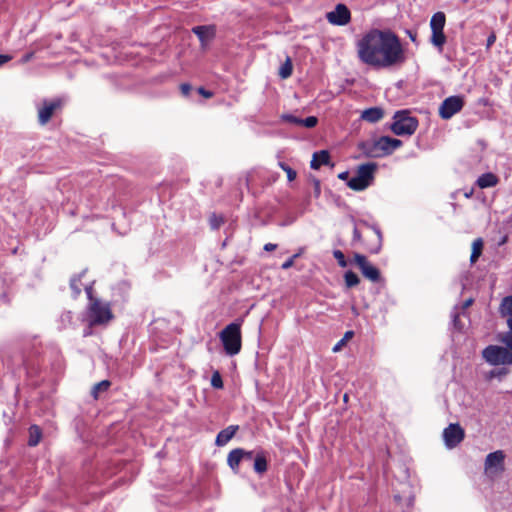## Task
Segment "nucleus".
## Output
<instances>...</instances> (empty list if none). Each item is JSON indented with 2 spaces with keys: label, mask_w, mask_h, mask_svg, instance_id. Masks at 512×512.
Masks as SVG:
<instances>
[{
  "label": "nucleus",
  "mask_w": 512,
  "mask_h": 512,
  "mask_svg": "<svg viewBox=\"0 0 512 512\" xmlns=\"http://www.w3.org/2000/svg\"><path fill=\"white\" fill-rule=\"evenodd\" d=\"M193 33L197 35L202 45L213 38L214 28L212 26H195L192 29Z\"/></svg>",
  "instance_id": "nucleus-17"
},
{
  "label": "nucleus",
  "mask_w": 512,
  "mask_h": 512,
  "mask_svg": "<svg viewBox=\"0 0 512 512\" xmlns=\"http://www.w3.org/2000/svg\"><path fill=\"white\" fill-rule=\"evenodd\" d=\"M11 56L9 55H0V66H2L3 64L7 63L8 61L11 60Z\"/></svg>",
  "instance_id": "nucleus-46"
},
{
  "label": "nucleus",
  "mask_w": 512,
  "mask_h": 512,
  "mask_svg": "<svg viewBox=\"0 0 512 512\" xmlns=\"http://www.w3.org/2000/svg\"><path fill=\"white\" fill-rule=\"evenodd\" d=\"M496 41V35L495 33H491L488 38H487V41H486V48L487 49H490L491 46L495 43Z\"/></svg>",
  "instance_id": "nucleus-42"
},
{
  "label": "nucleus",
  "mask_w": 512,
  "mask_h": 512,
  "mask_svg": "<svg viewBox=\"0 0 512 512\" xmlns=\"http://www.w3.org/2000/svg\"><path fill=\"white\" fill-rule=\"evenodd\" d=\"M500 312L503 316L512 317V296H507L502 300Z\"/></svg>",
  "instance_id": "nucleus-26"
},
{
  "label": "nucleus",
  "mask_w": 512,
  "mask_h": 512,
  "mask_svg": "<svg viewBox=\"0 0 512 512\" xmlns=\"http://www.w3.org/2000/svg\"><path fill=\"white\" fill-rule=\"evenodd\" d=\"M406 32H407V34H408L409 38L411 39V41H412V42H415V41H416V33H413V32H412V31H410V30H407Z\"/></svg>",
  "instance_id": "nucleus-51"
},
{
  "label": "nucleus",
  "mask_w": 512,
  "mask_h": 512,
  "mask_svg": "<svg viewBox=\"0 0 512 512\" xmlns=\"http://www.w3.org/2000/svg\"><path fill=\"white\" fill-rule=\"evenodd\" d=\"M279 166L281 167V169L283 171L286 172L287 174V178H288V181H293L296 179V176H297V173L295 170H293L290 166H288L287 164L283 163V162H279Z\"/></svg>",
  "instance_id": "nucleus-32"
},
{
  "label": "nucleus",
  "mask_w": 512,
  "mask_h": 512,
  "mask_svg": "<svg viewBox=\"0 0 512 512\" xmlns=\"http://www.w3.org/2000/svg\"><path fill=\"white\" fill-rule=\"evenodd\" d=\"M326 17L329 23L343 26L350 22L351 14L344 4H338L333 11L327 13Z\"/></svg>",
  "instance_id": "nucleus-11"
},
{
  "label": "nucleus",
  "mask_w": 512,
  "mask_h": 512,
  "mask_svg": "<svg viewBox=\"0 0 512 512\" xmlns=\"http://www.w3.org/2000/svg\"><path fill=\"white\" fill-rule=\"evenodd\" d=\"M318 119L315 116H309L305 119H302V125L306 128H313L317 125Z\"/></svg>",
  "instance_id": "nucleus-37"
},
{
  "label": "nucleus",
  "mask_w": 512,
  "mask_h": 512,
  "mask_svg": "<svg viewBox=\"0 0 512 512\" xmlns=\"http://www.w3.org/2000/svg\"><path fill=\"white\" fill-rule=\"evenodd\" d=\"M418 127V120L410 115L407 110L397 111L393 117L391 130L398 136H410Z\"/></svg>",
  "instance_id": "nucleus-4"
},
{
  "label": "nucleus",
  "mask_w": 512,
  "mask_h": 512,
  "mask_svg": "<svg viewBox=\"0 0 512 512\" xmlns=\"http://www.w3.org/2000/svg\"><path fill=\"white\" fill-rule=\"evenodd\" d=\"M378 147L383 157L392 154L396 149L402 146V141L389 136H381L377 138Z\"/></svg>",
  "instance_id": "nucleus-13"
},
{
  "label": "nucleus",
  "mask_w": 512,
  "mask_h": 512,
  "mask_svg": "<svg viewBox=\"0 0 512 512\" xmlns=\"http://www.w3.org/2000/svg\"><path fill=\"white\" fill-rule=\"evenodd\" d=\"M89 305L87 309V318L90 326L107 323L112 318V312L108 303H104L92 295V285L84 287Z\"/></svg>",
  "instance_id": "nucleus-2"
},
{
  "label": "nucleus",
  "mask_w": 512,
  "mask_h": 512,
  "mask_svg": "<svg viewBox=\"0 0 512 512\" xmlns=\"http://www.w3.org/2000/svg\"><path fill=\"white\" fill-rule=\"evenodd\" d=\"M472 303H473V299H472V298L467 299V300L463 303L462 309H466V308H468Z\"/></svg>",
  "instance_id": "nucleus-50"
},
{
  "label": "nucleus",
  "mask_w": 512,
  "mask_h": 512,
  "mask_svg": "<svg viewBox=\"0 0 512 512\" xmlns=\"http://www.w3.org/2000/svg\"><path fill=\"white\" fill-rule=\"evenodd\" d=\"M299 253L297 254H294L292 257H290L289 259H287L282 265H281V268L283 270H287L289 268H291L293 265H294V261L297 257H299Z\"/></svg>",
  "instance_id": "nucleus-38"
},
{
  "label": "nucleus",
  "mask_w": 512,
  "mask_h": 512,
  "mask_svg": "<svg viewBox=\"0 0 512 512\" xmlns=\"http://www.w3.org/2000/svg\"><path fill=\"white\" fill-rule=\"evenodd\" d=\"M464 106V98L460 95L447 97L439 106V116L448 120L460 112Z\"/></svg>",
  "instance_id": "nucleus-8"
},
{
  "label": "nucleus",
  "mask_w": 512,
  "mask_h": 512,
  "mask_svg": "<svg viewBox=\"0 0 512 512\" xmlns=\"http://www.w3.org/2000/svg\"><path fill=\"white\" fill-rule=\"evenodd\" d=\"M276 248H277V245L274 244V243H267V244L264 245V250L268 251V252L273 251Z\"/></svg>",
  "instance_id": "nucleus-47"
},
{
  "label": "nucleus",
  "mask_w": 512,
  "mask_h": 512,
  "mask_svg": "<svg viewBox=\"0 0 512 512\" xmlns=\"http://www.w3.org/2000/svg\"><path fill=\"white\" fill-rule=\"evenodd\" d=\"M281 119L285 122H288V123H291V124H294V125H297V126H301L302 125V118H299V117H296L292 114H283L281 116Z\"/></svg>",
  "instance_id": "nucleus-34"
},
{
  "label": "nucleus",
  "mask_w": 512,
  "mask_h": 512,
  "mask_svg": "<svg viewBox=\"0 0 512 512\" xmlns=\"http://www.w3.org/2000/svg\"><path fill=\"white\" fill-rule=\"evenodd\" d=\"M333 256L337 260V262H338L340 267H346L347 266V261H346L345 256H344L342 251L334 250L333 251Z\"/></svg>",
  "instance_id": "nucleus-36"
},
{
  "label": "nucleus",
  "mask_w": 512,
  "mask_h": 512,
  "mask_svg": "<svg viewBox=\"0 0 512 512\" xmlns=\"http://www.w3.org/2000/svg\"><path fill=\"white\" fill-rule=\"evenodd\" d=\"M89 334H90V332H89V331H86V332L84 333V336H88Z\"/></svg>",
  "instance_id": "nucleus-55"
},
{
  "label": "nucleus",
  "mask_w": 512,
  "mask_h": 512,
  "mask_svg": "<svg viewBox=\"0 0 512 512\" xmlns=\"http://www.w3.org/2000/svg\"><path fill=\"white\" fill-rule=\"evenodd\" d=\"M211 386L215 389L223 388V380L219 371H214L211 377Z\"/></svg>",
  "instance_id": "nucleus-31"
},
{
  "label": "nucleus",
  "mask_w": 512,
  "mask_h": 512,
  "mask_svg": "<svg viewBox=\"0 0 512 512\" xmlns=\"http://www.w3.org/2000/svg\"><path fill=\"white\" fill-rule=\"evenodd\" d=\"M354 263L368 280L372 282H378L380 280V271L372 265L364 255L356 253L354 255Z\"/></svg>",
  "instance_id": "nucleus-9"
},
{
  "label": "nucleus",
  "mask_w": 512,
  "mask_h": 512,
  "mask_svg": "<svg viewBox=\"0 0 512 512\" xmlns=\"http://www.w3.org/2000/svg\"><path fill=\"white\" fill-rule=\"evenodd\" d=\"M292 74V63L290 58H287L286 61L282 64L279 70V75L282 79H286L290 77Z\"/></svg>",
  "instance_id": "nucleus-28"
},
{
  "label": "nucleus",
  "mask_w": 512,
  "mask_h": 512,
  "mask_svg": "<svg viewBox=\"0 0 512 512\" xmlns=\"http://www.w3.org/2000/svg\"><path fill=\"white\" fill-rule=\"evenodd\" d=\"M345 284L348 288L354 287L359 284L360 279L353 271H347L344 274Z\"/></svg>",
  "instance_id": "nucleus-27"
},
{
  "label": "nucleus",
  "mask_w": 512,
  "mask_h": 512,
  "mask_svg": "<svg viewBox=\"0 0 512 512\" xmlns=\"http://www.w3.org/2000/svg\"><path fill=\"white\" fill-rule=\"evenodd\" d=\"M238 428L237 425H230L221 430L216 437L215 444L220 447L225 446L234 437Z\"/></svg>",
  "instance_id": "nucleus-15"
},
{
  "label": "nucleus",
  "mask_w": 512,
  "mask_h": 512,
  "mask_svg": "<svg viewBox=\"0 0 512 512\" xmlns=\"http://www.w3.org/2000/svg\"><path fill=\"white\" fill-rule=\"evenodd\" d=\"M446 447L454 448L464 439V430L459 424H450L443 431Z\"/></svg>",
  "instance_id": "nucleus-10"
},
{
  "label": "nucleus",
  "mask_w": 512,
  "mask_h": 512,
  "mask_svg": "<svg viewBox=\"0 0 512 512\" xmlns=\"http://www.w3.org/2000/svg\"><path fill=\"white\" fill-rule=\"evenodd\" d=\"M109 386H110V382L107 381V380H103V381L97 383L93 387V390H92V393H93L94 397H97V394H98L99 391L107 390Z\"/></svg>",
  "instance_id": "nucleus-35"
},
{
  "label": "nucleus",
  "mask_w": 512,
  "mask_h": 512,
  "mask_svg": "<svg viewBox=\"0 0 512 512\" xmlns=\"http://www.w3.org/2000/svg\"><path fill=\"white\" fill-rule=\"evenodd\" d=\"M359 150L361 153L368 158H381L383 157L378 147L377 139L364 141L359 144Z\"/></svg>",
  "instance_id": "nucleus-14"
},
{
  "label": "nucleus",
  "mask_w": 512,
  "mask_h": 512,
  "mask_svg": "<svg viewBox=\"0 0 512 512\" xmlns=\"http://www.w3.org/2000/svg\"><path fill=\"white\" fill-rule=\"evenodd\" d=\"M338 178L341 179V180H345L348 182L349 180V172L347 171H344V172H341L339 175H338Z\"/></svg>",
  "instance_id": "nucleus-49"
},
{
  "label": "nucleus",
  "mask_w": 512,
  "mask_h": 512,
  "mask_svg": "<svg viewBox=\"0 0 512 512\" xmlns=\"http://www.w3.org/2000/svg\"><path fill=\"white\" fill-rule=\"evenodd\" d=\"M242 455H243L242 448H236V449L230 451V453L228 454L227 463L233 471H238L239 464L243 460Z\"/></svg>",
  "instance_id": "nucleus-21"
},
{
  "label": "nucleus",
  "mask_w": 512,
  "mask_h": 512,
  "mask_svg": "<svg viewBox=\"0 0 512 512\" xmlns=\"http://www.w3.org/2000/svg\"><path fill=\"white\" fill-rule=\"evenodd\" d=\"M482 356L493 366L512 364V350L508 346L489 345L482 351Z\"/></svg>",
  "instance_id": "nucleus-6"
},
{
  "label": "nucleus",
  "mask_w": 512,
  "mask_h": 512,
  "mask_svg": "<svg viewBox=\"0 0 512 512\" xmlns=\"http://www.w3.org/2000/svg\"><path fill=\"white\" fill-rule=\"evenodd\" d=\"M41 429L37 425H32L29 428V439H28V445L31 447H34L38 445V443L41 440Z\"/></svg>",
  "instance_id": "nucleus-23"
},
{
  "label": "nucleus",
  "mask_w": 512,
  "mask_h": 512,
  "mask_svg": "<svg viewBox=\"0 0 512 512\" xmlns=\"http://www.w3.org/2000/svg\"><path fill=\"white\" fill-rule=\"evenodd\" d=\"M255 454H256V452H254V451H246L243 449V455H242L243 460L242 461H252V460L254 461Z\"/></svg>",
  "instance_id": "nucleus-40"
},
{
  "label": "nucleus",
  "mask_w": 512,
  "mask_h": 512,
  "mask_svg": "<svg viewBox=\"0 0 512 512\" xmlns=\"http://www.w3.org/2000/svg\"><path fill=\"white\" fill-rule=\"evenodd\" d=\"M180 90H181V93L184 95V96H188L190 91H191V85L188 84V83H183L181 84L180 86Z\"/></svg>",
  "instance_id": "nucleus-41"
},
{
  "label": "nucleus",
  "mask_w": 512,
  "mask_h": 512,
  "mask_svg": "<svg viewBox=\"0 0 512 512\" xmlns=\"http://www.w3.org/2000/svg\"><path fill=\"white\" fill-rule=\"evenodd\" d=\"M377 169V164L369 162L360 165L357 168L356 175L350 178L347 182L349 188L354 191H362L369 187L374 179V173Z\"/></svg>",
  "instance_id": "nucleus-5"
},
{
  "label": "nucleus",
  "mask_w": 512,
  "mask_h": 512,
  "mask_svg": "<svg viewBox=\"0 0 512 512\" xmlns=\"http://www.w3.org/2000/svg\"><path fill=\"white\" fill-rule=\"evenodd\" d=\"M452 317H453V323H454V325L456 326V325H457V321H458V317H459V316H458V314H457V313H453Z\"/></svg>",
  "instance_id": "nucleus-54"
},
{
  "label": "nucleus",
  "mask_w": 512,
  "mask_h": 512,
  "mask_svg": "<svg viewBox=\"0 0 512 512\" xmlns=\"http://www.w3.org/2000/svg\"><path fill=\"white\" fill-rule=\"evenodd\" d=\"M504 461L505 453L502 450L489 453L484 463L486 474L491 478L500 475L505 469Z\"/></svg>",
  "instance_id": "nucleus-7"
},
{
  "label": "nucleus",
  "mask_w": 512,
  "mask_h": 512,
  "mask_svg": "<svg viewBox=\"0 0 512 512\" xmlns=\"http://www.w3.org/2000/svg\"><path fill=\"white\" fill-rule=\"evenodd\" d=\"M498 182L499 178L491 172L480 175L476 181L477 185L481 189L494 187L498 184Z\"/></svg>",
  "instance_id": "nucleus-19"
},
{
  "label": "nucleus",
  "mask_w": 512,
  "mask_h": 512,
  "mask_svg": "<svg viewBox=\"0 0 512 512\" xmlns=\"http://www.w3.org/2000/svg\"><path fill=\"white\" fill-rule=\"evenodd\" d=\"M33 57V53H27L21 58V63L29 62Z\"/></svg>",
  "instance_id": "nucleus-48"
},
{
  "label": "nucleus",
  "mask_w": 512,
  "mask_h": 512,
  "mask_svg": "<svg viewBox=\"0 0 512 512\" xmlns=\"http://www.w3.org/2000/svg\"><path fill=\"white\" fill-rule=\"evenodd\" d=\"M394 498L397 502L406 500L408 506L412 505V503H413V497L411 494H408L406 496H401L400 494H395Z\"/></svg>",
  "instance_id": "nucleus-39"
},
{
  "label": "nucleus",
  "mask_w": 512,
  "mask_h": 512,
  "mask_svg": "<svg viewBox=\"0 0 512 512\" xmlns=\"http://www.w3.org/2000/svg\"><path fill=\"white\" fill-rule=\"evenodd\" d=\"M198 92H199V94H201V95H202V96H204L205 98H210V97H212V92H210V91H208V90L204 89L203 87H200V88L198 89Z\"/></svg>",
  "instance_id": "nucleus-44"
},
{
  "label": "nucleus",
  "mask_w": 512,
  "mask_h": 512,
  "mask_svg": "<svg viewBox=\"0 0 512 512\" xmlns=\"http://www.w3.org/2000/svg\"><path fill=\"white\" fill-rule=\"evenodd\" d=\"M383 117V110L378 107H372L364 110L361 114V118L370 123H376Z\"/></svg>",
  "instance_id": "nucleus-20"
},
{
  "label": "nucleus",
  "mask_w": 512,
  "mask_h": 512,
  "mask_svg": "<svg viewBox=\"0 0 512 512\" xmlns=\"http://www.w3.org/2000/svg\"><path fill=\"white\" fill-rule=\"evenodd\" d=\"M374 231H375V233H376V235H377V238H378V240H379V246H378V248L375 250V252L377 253V252L379 251V249H380V246H381L382 233H381L380 229H379V228H377V227H374Z\"/></svg>",
  "instance_id": "nucleus-45"
},
{
  "label": "nucleus",
  "mask_w": 512,
  "mask_h": 512,
  "mask_svg": "<svg viewBox=\"0 0 512 512\" xmlns=\"http://www.w3.org/2000/svg\"><path fill=\"white\" fill-rule=\"evenodd\" d=\"M345 345V338H342L340 341H338L335 346L333 347V352H338L341 350V348Z\"/></svg>",
  "instance_id": "nucleus-43"
},
{
  "label": "nucleus",
  "mask_w": 512,
  "mask_h": 512,
  "mask_svg": "<svg viewBox=\"0 0 512 512\" xmlns=\"http://www.w3.org/2000/svg\"><path fill=\"white\" fill-rule=\"evenodd\" d=\"M483 242L482 239L478 238L472 243V253L470 256L471 263H475L482 253Z\"/></svg>",
  "instance_id": "nucleus-25"
},
{
  "label": "nucleus",
  "mask_w": 512,
  "mask_h": 512,
  "mask_svg": "<svg viewBox=\"0 0 512 512\" xmlns=\"http://www.w3.org/2000/svg\"><path fill=\"white\" fill-rule=\"evenodd\" d=\"M445 14L443 12L435 13L430 20L431 31H443L445 26Z\"/></svg>",
  "instance_id": "nucleus-22"
},
{
  "label": "nucleus",
  "mask_w": 512,
  "mask_h": 512,
  "mask_svg": "<svg viewBox=\"0 0 512 512\" xmlns=\"http://www.w3.org/2000/svg\"><path fill=\"white\" fill-rule=\"evenodd\" d=\"M352 335H353V332H352V331H347V332L345 333V335H344V337H343V338H345V341H346L347 339L351 338V337H352Z\"/></svg>",
  "instance_id": "nucleus-53"
},
{
  "label": "nucleus",
  "mask_w": 512,
  "mask_h": 512,
  "mask_svg": "<svg viewBox=\"0 0 512 512\" xmlns=\"http://www.w3.org/2000/svg\"><path fill=\"white\" fill-rule=\"evenodd\" d=\"M356 46L360 61L376 69L390 68L405 61L402 44L390 30L371 29Z\"/></svg>",
  "instance_id": "nucleus-1"
},
{
  "label": "nucleus",
  "mask_w": 512,
  "mask_h": 512,
  "mask_svg": "<svg viewBox=\"0 0 512 512\" xmlns=\"http://www.w3.org/2000/svg\"><path fill=\"white\" fill-rule=\"evenodd\" d=\"M85 274V271H83L78 277H73L70 280V287L73 291L74 296H78L81 293V284H80V278Z\"/></svg>",
  "instance_id": "nucleus-29"
},
{
  "label": "nucleus",
  "mask_w": 512,
  "mask_h": 512,
  "mask_svg": "<svg viewBox=\"0 0 512 512\" xmlns=\"http://www.w3.org/2000/svg\"><path fill=\"white\" fill-rule=\"evenodd\" d=\"M329 161H330V155H329L328 151L321 150V151L315 152L313 154V157H312V160H311V163H310V167L312 169L317 170L322 165H328Z\"/></svg>",
  "instance_id": "nucleus-18"
},
{
  "label": "nucleus",
  "mask_w": 512,
  "mask_h": 512,
  "mask_svg": "<svg viewBox=\"0 0 512 512\" xmlns=\"http://www.w3.org/2000/svg\"><path fill=\"white\" fill-rule=\"evenodd\" d=\"M445 42H446V36L444 35L443 31H432L431 43L435 47L439 48L440 51L442 50Z\"/></svg>",
  "instance_id": "nucleus-24"
},
{
  "label": "nucleus",
  "mask_w": 512,
  "mask_h": 512,
  "mask_svg": "<svg viewBox=\"0 0 512 512\" xmlns=\"http://www.w3.org/2000/svg\"><path fill=\"white\" fill-rule=\"evenodd\" d=\"M59 99L44 100L43 105L38 109V120L41 125H45L52 117L53 113L60 108Z\"/></svg>",
  "instance_id": "nucleus-12"
},
{
  "label": "nucleus",
  "mask_w": 512,
  "mask_h": 512,
  "mask_svg": "<svg viewBox=\"0 0 512 512\" xmlns=\"http://www.w3.org/2000/svg\"><path fill=\"white\" fill-rule=\"evenodd\" d=\"M353 235H354V239L355 240H359L360 239V233H359L357 228H354Z\"/></svg>",
  "instance_id": "nucleus-52"
},
{
  "label": "nucleus",
  "mask_w": 512,
  "mask_h": 512,
  "mask_svg": "<svg viewBox=\"0 0 512 512\" xmlns=\"http://www.w3.org/2000/svg\"><path fill=\"white\" fill-rule=\"evenodd\" d=\"M507 325L509 327V332L503 338V342L512 350V317L507 319Z\"/></svg>",
  "instance_id": "nucleus-33"
},
{
  "label": "nucleus",
  "mask_w": 512,
  "mask_h": 512,
  "mask_svg": "<svg viewBox=\"0 0 512 512\" xmlns=\"http://www.w3.org/2000/svg\"><path fill=\"white\" fill-rule=\"evenodd\" d=\"M220 340L227 355L234 356L241 350V328L238 323H230L220 333Z\"/></svg>",
  "instance_id": "nucleus-3"
},
{
  "label": "nucleus",
  "mask_w": 512,
  "mask_h": 512,
  "mask_svg": "<svg viewBox=\"0 0 512 512\" xmlns=\"http://www.w3.org/2000/svg\"><path fill=\"white\" fill-rule=\"evenodd\" d=\"M224 223V218L221 215L212 214L209 218V224L213 230H217Z\"/></svg>",
  "instance_id": "nucleus-30"
},
{
  "label": "nucleus",
  "mask_w": 512,
  "mask_h": 512,
  "mask_svg": "<svg viewBox=\"0 0 512 512\" xmlns=\"http://www.w3.org/2000/svg\"><path fill=\"white\" fill-rule=\"evenodd\" d=\"M253 469L258 474H263L267 471L268 462L266 453L264 451L260 450L256 452L253 462Z\"/></svg>",
  "instance_id": "nucleus-16"
}]
</instances>
